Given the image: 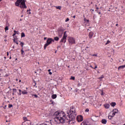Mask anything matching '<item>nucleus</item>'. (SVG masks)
<instances>
[{"instance_id": "2f4dec72", "label": "nucleus", "mask_w": 125, "mask_h": 125, "mask_svg": "<svg viewBox=\"0 0 125 125\" xmlns=\"http://www.w3.org/2000/svg\"><path fill=\"white\" fill-rule=\"evenodd\" d=\"M21 54L23 55V54L24 53V50H23V48L21 50Z\"/></svg>"}, {"instance_id": "1a4fd4ad", "label": "nucleus", "mask_w": 125, "mask_h": 125, "mask_svg": "<svg viewBox=\"0 0 125 125\" xmlns=\"http://www.w3.org/2000/svg\"><path fill=\"white\" fill-rule=\"evenodd\" d=\"M91 120L94 122H96L98 120V116H93L91 117Z\"/></svg>"}, {"instance_id": "9d476101", "label": "nucleus", "mask_w": 125, "mask_h": 125, "mask_svg": "<svg viewBox=\"0 0 125 125\" xmlns=\"http://www.w3.org/2000/svg\"><path fill=\"white\" fill-rule=\"evenodd\" d=\"M21 4L23 6L24 8H27V6H26V4L25 3L24 0H21V1L20 2Z\"/></svg>"}, {"instance_id": "bb28decb", "label": "nucleus", "mask_w": 125, "mask_h": 125, "mask_svg": "<svg viewBox=\"0 0 125 125\" xmlns=\"http://www.w3.org/2000/svg\"><path fill=\"white\" fill-rule=\"evenodd\" d=\"M104 78V76L103 75H102L101 77H99L98 79L99 80H101L102 79H103Z\"/></svg>"}, {"instance_id": "13d9d810", "label": "nucleus", "mask_w": 125, "mask_h": 125, "mask_svg": "<svg viewBox=\"0 0 125 125\" xmlns=\"http://www.w3.org/2000/svg\"><path fill=\"white\" fill-rule=\"evenodd\" d=\"M9 59H11V57H10Z\"/></svg>"}, {"instance_id": "0e129e2a", "label": "nucleus", "mask_w": 125, "mask_h": 125, "mask_svg": "<svg viewBox=\"0 0 125 125\" xmlns=\"http://www.w3.org/2000/svg\"><path fill=\"white\" fill-rule=\"evenodd\" d=\"M86 21H87V22H88V20H87Z\"/></svg>"}, {"instance_id": "473e14b6", "label": "nucleus", "mask_w": 125, "mask_h": 125, "mask_svg": "<svg viewBox=\"0 0 125 125\" xmlns=\"http://www.w3.org/2000/svg\"><path fill=\"white\" fill-rule=\"evenodd\" d=\"M104 94H105V93H104V92H103V90H102L101 95H104Z\"/></svg>"}, {"instance_id": "ea45409f", "label": "nucleus", "mask_w": 125, "mask_h": 125, "mask_svg": "<svg viewBox=\"0 0 125 125\" xmlns=\"http://www.w3.org/2000/svg\"><path fill=\"white\" fill-rule=\"evenodd\" d=\"M90 67L91 68H92L93 69H94V68L93 67H92V65H90Z\"/></svg>"}, {"instance_id": "f03ea898", "label": "nucleus", "mask_w": 125, "mask_h": 125, "mask_svg": "<svg viewBox=\"0 0 125 125\" xmlns=\"http://www.w3.org/2000/svg\"><path fill=\"white\" fill-rule=\"evenodd\" d=\"M74 108H71L69 112H67L68 115L67 116L66 120H65V123H69V125H73L75 123V119L77 116V112L75 111Z\"/></svg>"}, {"instance_id": "6e6552de", "label": "nucleus", "mask_w": 125, "mask_h": 125, "mask_svg": "<svg viewBox=\"0 0 125 125\" xmlns=\"http://www.w3.org/2000/svg\"><path fill=\"white\" fill-rule=\"evenodd\" d=\"M22 125H31V121L30 120L24 121L22 123Z\"/></svg>"}, {"instance_id": "c85d7f7f", "label": "nucleus", "mask_w": 125, "mask_h": 125, "mask_svg": "<svg viewBox=\"0 0 125 125\" xmlns=\"http://www.w3.org/2000/svg\"><path fill=\"white\" fill-rule=\"evenodd\" d=\"M13 105L12 104H9V105H8V107H9V108H11V107H13Z\"/></svg>"}, {"instance_id": "c03bdc74", "label": "nucleus", "mask_w": 125, "mask_h": 125, "mask_svg": "<svg viewBox=\"0 0 125 125\" xmlns=\"http://www.w3.org/2000/svg\"><path fill=\"white\" fill-rule=\"evenodd\" d=\"M7 56H8V55H9V53H8V52H7Z\"/></svg>"}, {"instance_id": "8fccbe9b", "label": "nucleus", "mask_w": 125, "mask_h": 125, "mask_svg": "<svg viewBox=\"0 0 125 125\" xmlns=\"http://www.w3.org/2000/svg\"><path fill=\"white\" fill-rule=\"evenodd\" d=\"M35 84L34 85V86H36V85L37 84V83H35Z\"/></svg>"}, {"instance_id": "2eb2a0df", "label": "nucleus", "mask_w": 125, "mask_h": 125, "mask_svg": "<svg viewBox=\"0 0 125 125\" xmlns=\"http://www.w3.org/2000/svg\"><path fill=\"white\" fill-rule=\"evenodd\" d=\"M89 37L90 39H91L92 37H93V32H90L89 33Z\"/></svg>"}, {"instance_id": "f257e3e1", "label": "nucleus", "mask_w": 125, "mask_h": 125, "mask_svg": "<svg viewBox=\"0 0 125 125\" xmlns=\"http://www.w3.org/2000/svg\"><path fill=\"white\" fill-rule=\"evenodd\" d=\"M54 116H56L54 121L56 124H64L67 119L65 117V113L63 111H57L54 113Z\"/></svg>"}, {"instance_id": "dca6fc26", "label": "nucleus", "mask_w": 125, "mask_h": 125, "mask_svg": "<svg viewBox=\"0 0 125 125\" xmlns=\"http://www.w3.org/2000/svg\"><path fill=\"white\" fill-rule=\"evenodd\" d=\"M56 97H57V95L56 94H53L52 95V98L53 99H55V98H56Z\"/></svg>"}, {"instance_id": "7ed1b4c3", "label": "nucleus", "mask_w": 125, "mask_h": 125, "mask_svg": "<svg viewBox=\"0 0 125 125\" xmlns=\"http://www.w3.org/2000/svg\"><path fill=\"white\" fill-rule=\"evenodd\" d=\"M54 42V40L52 39V38H48L47 40V41H46V43H45L44 46V49H46V47L48 45H49V44H50V43H51V42Z\"/></svg>"}, {"instance_id": "c756f323", "label": "nucleus", "mask_w": 125, "mask_h": 125, "mask_svg": "<svg viewBox=\"0 0 125 125\" xmlns=\"http://www.w3.org/2000/svg\"><path fill=\"white\" fill-rule=\"evenodd\" d=\"M110 41H107V42H106V43H105V45H107V44H108V43H110Z\"/></svg>"}, {"instance_id": "393cba45", "label": "nucleus", "mask_w": 125, "mask_h": 125, "mask_svg": "<svg viewBox=\"0 0 125 125\" xmlns=\"http://www.w3.org/2000/svg\"><path fill=\"white\" fill-rule=\"evenodd\" d=\"M20 44H21V46L22 47L24 46V43H23V42H21Z\"/></svg>"}, {"instance_id": "79ce46f5", "label": "nucleus", "mask_w": 125, "mask_h": 125, "mask_svg": "<svg viewBox=\"0 0 125 125\" xmlns=\"http://www.w3.org/2000/svg\"><path fill=\"white\" fill-rule=\"evenodd\" d=\"M93 56H97V55L94 54L93 55Z\"/></svg>"}, {"instance_id": "69168bd1", "label": "nucleus", "mask_w": 125, "mask_h": 125, "mask_svg": "<svg viewBox=\"0 0 125 125\" xmlns=\"http://www.w3.org/2000/svg\"><path fill=\"white\" fill-rule=\"evenodd\" d=\"M29 14H31V12H29Z\"/></svg>"}, {"instance_id": "de8ad7c7", "label": "nucleus", "mask_w": 125, "mask_h": 125, "mask_svg": "<svg viewBox=\"0 0 125 125\" xmlns=\"http://www.w3.org/2000/svg\"><path fill=\"white\" fill-rule=\"evenodd\" d=\"M16 43H17V44H18V42H15Z\"/></svg>"}, {"instance_id": "e433bc0d", "label": "nucleus", "mask_w": 125, "mask_h": 125, "mask_svg": "<svg viewBox=\"0 0 125 125\" xmlns=\"http://www.w3.org/2000/svg\"><path fill=\"white\" fill-rule=\"evenodd\" d=\"M49 75H52V72H49Z\"/></svg>"}, {"instance_id": "ddd939ff", "label": "nucleus", "mask_w": 125, "mask_h": 125, "mask_svg": "<svg viewBox=\"0 0 125 125\" xmlns=\"http://www.w3.org/2000/svg\"><path fill=\"white\" fill-rule=\"evenodd\" d=\"M104 107L105 109H109L110 108V104H104Z\"/></svg>"}, {"instance_id": "0eeeda50", "label": "nucleus", "mask_w": 125, "mask_h": 125, "mask_svg": "<svg viewBox=\"0 0 125 125\" xmlns=\"http://www.w3.org/2000/svg\"><path fill=\"white\" fill-rule=\"evenodd\" d=\"M77 120L79 123L81 122H83V116L82 115H79L77 117Z\"/></svg>"}, {"instance_id": "412c9836", "label": "nucleus", "mask_w": 125, "mask_h": 125, "mask_svg": "<svg viewBox=\"0 0 125 125\" xmlns=\"http://www.w3.org/2000/svg\"><path fill=\"white\" fill-rule=\"evenodd\" d=\"M54 39L55 41H59V38H58L57 37H55Z\"/></svg>"}, {"instance_id": "39448f33", "label": "nucleus", "mask_w": 125, "mask_h": 125, "mask_svg": "<svg viewBox=\"0 0 125 125\" xmlns=\"http://www.w3.org/2000/svg\"><path fill=\"white\" fill-rule=\"evenodd\" d=\"M67 34H66V31L64 32L63 36L62 37V39L61 41V42H66V40L67 39Z\"/></svg>"}, {"instance_id": "e2e57ef3", "label": "nucleus", "mask_w": 125, "mask_h": 125, "mask_svg": "<svg viewBox=\"0 0 125 125\" xmlns=\"http://www.w3.org/2000/svg\"><path fill=\"white\" fill-rule=\"evenodd\" d=\"M16 81H18V79H16Z\"/></svg>"}, {"instance_id": "774afa93", "label": "nucleus", "mask_w": 125, "mask_h": 125, "mask_svg": "<svg viewBox=\"0 0 125 125\" xmlns=\"http://www.w3.org/2000/svg\"><path fill=\"white\" fill-rule=\"evenodd\" d=\"M27 12H28V11H29V10H27Z\"/></svg>"}, {"instance_id": "3c124183", "label": "nucleus", "mask_w": 125, "mask_h": 125, "mask_svg": "<svg viewBox=\"0 0 125 125\" xmlns=\"http://www.w3.org/2000/svg\"><path fill=\"white\" fill-rule=\"evenodd\" d=\"M51 70L50 69H48V71L50 72Z\"/></svg>"}, {"instance_id": "052dcab7", "label": "nucleus", "mask_w": 125, "mask_h": 125, "mask_svg": "<svg viewBox=\"0 0 125 125\" xmlns=\"http://www.w3.org/2000/svg\"><path fill=\"white\" fill-rule=\"evenodd\" d=\"M118 24H116V26H118Z\"/></svg>"}, {"instance_id": "4be33fe9", "label": "nucleus", "mask_w": 125, "mask_h": 125, "mask_svg": "<svg viewBox=\"0 0 125 125\" xmlns=\"http://www.w3.org/2000/svg\"><path fill=\"white\" fill-rule=\"evenodd\" d=\"M22 94H27L28 92H27V91H22Z\"/></svg>"}, {"instance_id": "6ab92c4d", "label": "nucleus", "mask_w": 125, "mask_h": 125, "mask_svg": "<svg viewBox=\"0 0 125 125\" xmlns=\"http://www.w3.org/2000/svg\"><path fill=\"white\" fill-rule=\"evenodd\" d=\"M25 37V33L24 32H22L21 33V38H24Z\"/></svg>"}, {"instance_id": "a18cd8bd", "label": "nucleus", "mask_w": 125, "mask_h": 125, "mask_svg": "<svg viewBox=\"0 0 125 125\" xmlns=\"http://www.w3.org/2000/svg\"><path fill=\"white\" fill-rule=\"evenodd\" d=\"M81 85H81V84H80V83L78 84L79 86H81Z\"/></svg>"}, {"instance_id": "20e7f679", "label": "nucleus", "mask_w": 125, "mask_h": 125, "mask_svg": "<svg viewBox=\"0 0 125 125\" xmlns=\"http://www.w3.org/2000/svg\"><path fill=\"white\" fill-rule=\"evenodd\" d=\"M68 38L69 44H74V43H76V40H75V38L70 37H68Z\"/></svg>"}, {"instance_id": "f704fd0d", "label": "nucleus", "mask_w": 125, "mask_h": 125, "mask_svg": "<svg viewBox=\"0 0 125 125\" xmlns=\"http://www.w3.org/2000/svg\"><path fill=\"white\" fill-rule=\"evenodd\" d=\"M68 21H69V18H67L65 20V22H68Z\"/></svg>"}, {"instance_id": "09e8293b", "label": "nucleus", "mask_w": 125, "mask_h": 125, "mask_svg": "<svg viewBox=\"0 0 125 125\" xmlns=\"http://www.w3.org/2000/svg\"><path fill=\"white\" fill-rule=\"evenodd\" d=\"M73 18H76V16H74Z\"/></svg>"}, {"instance_id": "680f3d73", "label": "nucleus", "mask_w": 125, "mask_h": 125, "mask_svg": "<svg viewBox=\"0 0 125 125\" xmlns=\"http://www.w3.org/2000/svg\"><path fill=\"white\" fill-rule=\"evenodd\" d=\"M13 90H16V89H13Z\"/></svg>"}, {"instance_id": "c9c22d12", "label": "nucleus", "mask_w": 125, "mask_h": 125, "mask_svg": "<svg viewBox=\"0 0 125 125\" xmlns=\"http://www.w3.org/2000/svg\"><path fill=\"white\" fill-rule=\"evenodd\" d=\"M20 7L21 8H24V6H21V5H20Z\"/></svg>"}, {"instance_id": "bf43d9fd", "label": "nucleus", "mask_w": 125, "mask_h": 125, "mask_svg": "<svg viewBox=\"0 0 125 125\" xmlns=\"http://www.w3.org/2000/svg\"><path fill=\"white\" fill-rule=\"evenodd\" d=\"M97 9H99V8L98 7H97Z\"/></svg>"}, {"instance_id": "aec40b11", "label": "nucleus", "mask_w": 125, "mask_h": 125, "mask_svg": "<svg viewBox=\"0 0 125 125\" xmlns=\"http://www.w3.org/2000/svg\"><path fill=\"white\" fill-rule=\"evenodd\" d=\"M113 117H114V116H113V115H109V116H108V118L109 120H112V118H113Z\"/></svg>"}, {"instance_id": "a878e982", "label": "nucleus", "mask_w": 125, "mask_h": 125, "mask_svg": "<svg viewBox=\"0 0 125 125\" xmlns=\"http://www.w3.org/2000/svg\"><path fill=\"white\" fill-rule=\"evenodd\" d=\"M70 80H73V81H75V77L71 76L70 78Z\"/></svg>"}, {"instance_id": "5701e85b", "label": "nucleus", "mask_w": 125, "mask_h": 125, "mask_svg": "<svg viewBox=\"0 0 125 125\" xmlns=\"http://www.w3.org/2000/svg\"><path fill=\"white\" fill-rule=\"evenodd\" d=\"M18 74H19V75H21L22 74V70H19Z\"/></svg>"}, {"instance_id": "864d4df0", "label": "nucleus", "mask_w": 125, "mask_h": 125, "mask_svg": "<svg viewBox=\"0 0 125 125\" xmlns=\"http://www.w3.org/2000/svg\"><path fill=\"white\" fill-rule=\"evenodd\" d=\"M19 92H21V89L19 90Z\"/></svg>"}, {"instance_id": "cd10ccee", "label": "nucleus", "mask_w": 125, "mask_h": 125, "mask_svg": "<svg viewBox=\"0 0 125 125\" xmlns=\"http://www.w3.org/2000/svg\"><path fill=\"white\" fill-rule=\"evenodd\" d=\"M32 96H35L36 98H38V95H37L36 94L35 95L32 94Z\"/></svg>"}, {"instance_id": "37998d69", "label": "nucleus", "mask_w": 125, "mask_h": 125, "mask_svg": "<svg viewBox=\"0 0 125 125\" xmlns=\"http://www.w3.org/2000/svg\"><path fill=\"white\" fill-rule=\"evenodd\" d=\"M15 35H16V33H14V34L13 35V37H14V36H15Z\"/></svg>"}, {"instance_id": "5fc2aeb1", "label": "nucleus", "mask_w": 125, "mask_h": 125, "mask_svg": "<svg viewBox=\"0 0 125 125\" xmlns=\"http://www.w3.org/2000/svg\"><path fill=\"white\" fill-rule=\"evenodd\" d=\"M99 14H101V12H99Z\"/></svg>"}, {"instance_id": "338daca9", "label": "nucleus", "mask_w": 125, "mask_h": 125, "mask_svg": "<svg viewBox=\"0 0 125 125\" xmlns=\"http://www.w3.org/2000/svg\"><path fill=\"white\" fill-rule=\"evenodd\" d=\"M4 41H5V42H6L7 40H5Z\"/></svg>"}, {"instance_id": "58836bf2", "label": "nucleus", "mask_w": 125, "mask_h": 125, "mask_svg": "<svg viewBox=\"0 0 125 125\" xmlns=\"http://www.w3.org/2000/svg\"><path fill=\"white\" fill-rule=\"evenodd\" d=\"M14 32L15 33V34H16V33H17V31L14 30Z\"/></svg>"}, {"instance_id": "72a5a7b5", "label": "nucleus", "mask_w": 125, "mask_h": 125, "mask_svg": "<svg viewBox=\"0 0 125 125\" xmlns=\"http://www.w3.org/2000/svg\"><path fill=\"white\" fill-rule=\"evenodd\" d=\"M85 112H88L89 111V109H88V108H87L85 109Z\"/></svg>"}, {"instance_id": "4d7b16f0", "label": "nucleus", "mask_w": 125, "mask_h": 125, "mask_svg": "<svg viewBox=\"0 0 125 125\" xmlns=\"http://www.w3.org/2000/svg\"><path fill=\"white\" fill-rule=\"evenodd\" d=\"M4 58L5 59H6V57H4Z\"/></svg>"}, {"instance_id": "f8f14e48", "label": "nucleus", "mask_w": 125, "mask_h": 125, "mask_svg": "<svg viewBox=\"0 0 125 125\" xmlns=\"http://www.w3.org/2000/svg\"><path fill=\"white\" fill-rule=\"evenodd\" d=\"M81 125H90V124L87 121H83L81 123Z\"/></svg>"}, {"instance_id": "4468645a", "label": "nucleus", "mask_w": 125, "mask_h": 125, "mask_svg": "<svg viewBox=\"0 0 125 125\" xmlns=\"http://www.w3.org/2000/svg\"><path fill=\"white\" fill-rule=\"evenodd\" d=\"M102 123L103 124V125H106V124H107V120H106V119H103L102 120Z\"/></svg>"}, {"instance_id": "f3484780", "label": "nucleus", "mask_w": 125, "mask_h": 125, "mask_svg": "<svg viewBox=\"0 0 125 125\" xmlns=\"http://www.w3.org/2000/svg\"><path fill=\"white\" fill-rule=\"evenodd\" d=\"M110 105L112 107H115V106H116V103L112 102L111 103Z\"/></svg>"}, {"instance_id": "423d86ee", "label": "nucleus", "mask_w": 125, "mask_h": 125, "mask_svg": "<svg viewBox=\"0 0 125 125\" xmlns=\"http://www.w3.org/2000/svg\"><path fill=\"white\" fill-rule=\"evenodd\" d=\"M63 33H64V30L63 29H58V35L60 38L62 37V35H63Z\"/></svg>"}, {"instance_id": "9b49d317", "label": "nucleus", "mask_w": 125, "mask_h": 125, "mask_svg": "<svg viewBox=\"0 0 125 125\" xmlns=\"http://www.w3.org/2000/svg\"><path fill=\"white\" fill-rule=\"evenodd\" d=\"M112 115L113 116H115L116 114L118 113V112H119V110H118V109H114L112 110Z\"/></svg>"}, {"instance_id": "a211bd4d", "label": "nucleus", "mask_w": 125, "mask_h": 125, "mask_svg": "<svg viewBox=\"0 0 125 125\" xmlns=\"http://www.w3.org/2000/svg\"><path fill=\"white\" fill-rule=\"evenodd\" d=\"M56 8L57 9H59L60 10H61V8H62V7L61 6H56Z\"/></svg>"}, {"instance_id": "b1692460", "label": "nucleus", "mask_w": 125, "mask_h": 125, "mask_svg": "<svg viewBox=\"0 0 125 125\" xmlns=\"http://www.w3.org/2000/svg\"><path fill=\"white\" fill-rule=\"evenodd\" d=\"M23 120H24V122H26V121H29L28 119H27V117H25L23 118Z\"/></svg>"}, {"instance_id": "a19ab883", "label": "nucleus", "mask_w": 125, "mask_h": 125, "mask_svg": "<svg viewBox=\"0 0 125 125\" xmlns=\"http://www.w3.org/2000/svg\"><path fill=\"white\" fill-rule=\"evenodd\" d=\"M13 41H14V42H17V41H16V40L15 39H14Z\"/></svg>"}, {"instance_id": "7c9ffc66", "label": "nucleus", "mask_w": 125, "mask_h": 125, "mask_svg": "<svg viewBox=\"0 0 125 125\" xmlns=\"http://www.w3.org/2000/svg\"><path fill=\"white\" fill-rule=\"evenodd\" d=\"M5 31H8V26H6L5 28Z\"/></svg>"}, {"instance_id": "49530a36", "label": "nucleus", "mask_w": 125, "mask_h": 125, "mask_svg": "<svg viewBox=\"0 0 125 125\" xmlns=\"http://www.w3.org/2000/svg\"><path fill=\"white\" fill-rule=\"evenodd\" d=\"M44 40H46V37L44 38Z\"/></svg>"}, {"instance_id": "6e6d98bb", "label": "nucleus", "mask_w": 125, "mask_h": 125, "mask_svg": "<svg viewBox=\"0 0 125 125\" xmlns=\"http://www.w3.org/2000/svg\"><path fill=\"white\" fill-rule=\"evenodd\" d=\"M87 31H90V30H89V29H87Z\"/></svg>"}, {"instance_id": "603ef678", "label": "nucleus", "mask_w": 125, "mask_h": 125, "mask_svg": "<svg viewBox=\"0 0 125 125\" xmlns=\"http://www.w3.org/2000/svg\"><path fill=\"white\" fill-rule=\"evenodd\" d=\"M19 82H20V83H21V80H19Z\"/></svg>"}, {"instance_id": "4c0bfd02", "label": "nucleus", "mask_w": 125, "mask_h": 125, "mask_svg": "<svg viewBox=\"0 0 125 125\" xmlns=\"http://www.w3.org/2000/svg\"><path fill=\"white\" fill-rule=\"evenodd\" d=\"M94 69H97V65H95V68H94Z\"/></svg>"}]
</instances>
